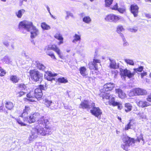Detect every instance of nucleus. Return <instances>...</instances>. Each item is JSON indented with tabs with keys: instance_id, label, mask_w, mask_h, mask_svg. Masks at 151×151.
<instances>
[{
	"instance_id": "473e14b6",
	"label": "nucleus",
	"mask_w": 151,
	"mask_h": 151,
	"mask_svg": "<svg viewBox=\"0 0 151 151\" xmlns=\"http://www.w3.org/2000/svg\"><path fill=\"white\" fill-rule=\"evenodd\" d=\"M124 30V29L123 26L121 25H118L116 28V32L118 33H120L121 32Z\"/></svg>"
},
{
	"instance_id": "7ed1b4c3",
	"label": "nucleus",
	"mask_w": 151,
	"mask_h": 151,
	"mask_svg": "<svg viewBox=\"0 0 151 151\" xmlns=\"http://www.w3.org/2000/svg\"><path fill=\"white\" fill-rule=\"evenodd\" d=\"M42 90H45V88L43 85H40L37 86L34 90L31 91L27 94L26 95L27 99H26L30 102H35L34 99H41L43 93Z\"/></svg>"
},
{
	"instance_id": "2eb2a0df",
	"label": "nucleus",
	"mask_w": 151,
	"mask_h": 151,
	"mask_svg": "<svg viewBox=\"0 0 151 151\" xmlns=\"http://www.w3.org/2000/svg\"><path fill=\"white\" fill-rule=\"evenodd\" d=\"M130 11L134 17H137L138 13L139 7L135 4H132L130 7Z\"/></svg>"
},
{
	"instance_id": "13d9d810",
	"label": "nucleus",
	"mask_w": 151,
	"mask_h": 151,
	"mask_svg": "<svg viewBox=\"0 0 151 151\" xmlns=\"http://www.w3.org/2000/svg\"><path fill=\"white\" fill-rule=\"evenodd\" d=\"M117 118L119 120L120 122H122V119H121V118L120 117H119V116H117Z\"/></svg>"
},
{
	"instance_id": "e433bc0d",
	"label": "nucleus",
	"mask_w": 151,
	"mask_h": 151,
	"mask_svg": "<svg viewBox=\"0 0 151 151\" xmlns=\"http://www.w3.org/2000/svg\"><path fill=\"white\" fill-rule=\"evenodd\" d=\"M83 21L86 23H89L91 21V19L89 16H85L83 19Z\"/></svg>"
},
{
	"instance_id": "c9c22d12",
	"label": "nucleus",
	"mask_w": 151,
	"mask_h": 151,
	"mask_svg": "<svg viewBox=\"0 0 151 151\" xmlns=\"http://www.w3.org/2000/svg\"><path fill=\"white\" fill-rule=\"evenodd\" d=\"M74 39L73 40V42H75L78 41H80L81 39V35L75 34L74 36Z\"/></svg>"
},
{
	"instance_id": "de8ad7c7",
	"label": "nucleus",
	"mask_w": 151,
	"mask_h": 151,
	"mask_svg": "<svg viewBox=\"0 0 151 151\" xmlns=\"http://www.w3.org/2000/svg\"><path fill=\"white\" fill-rule=\"evenodd\" d=\"M134 70L136 72H141L142 71V66H140L139 68L134 69Z\"/></svg>"
},
{
	"instance_id": "39448f33",
	"label": "nucleus",
	"mask_w": 151,
	"mask_h": 151,
	"mask_svg": "<svg viewBox=\"0 0 151 151\" xmlns=\"http://www.w3.org/2000/svg\"><path fill=\"white\" fill-rule=\"evenodd\" d=\"M29 73L30 78L34 82H37L43 78V74L36 69L30 70Z\"/></svg>"
},
{
	"instance_id": "bf43d9fd",
	"label": "nucleus",
	"mask_w": 151,
	"mask_h": 151,
	"mask_svg": "<svg viewBox=\"0 0 151 151\" xmlns=\"http://www.w3.org/2000/svg\"><path fill=\"white\" fill-rule=\"evenodd\" d=\"M146 2L151 1V0H145Z\"/></svg>"
},
{
	"instance_id": "c85d7f7f",
	"label": "nucleus",
	"mask_w": 151,
	"mask_h": 151,
	"mask_svg": "<svg viewBox=\"0 0 151 151\" xmlns=\"http://www.w3.org/2000/svg\"><path fill=\"white\" fill-rule=\"evenodd\" d=\"M25 12V10L24 9L19 10L16 13V15L18 18H21Z\"/></svg>"
},
{
	"instance_id": "9b49d317",
	"label": "nucleus",
	"mask_w": 151,
	"mask_h": 151,
	"mask_svg": "<svg viewBox=\"0 0 151 151\" xmlns=\"http://www.w3.org/2000/svg\"><path fill=\"white\" fill-rule=\"evenodd\" d=\"M114 87L115 85L114 83L108 82L104 84L101 90L106 92L110 91L114 89Z\"/></svg>"
},
{
	"instance_id": "4468645a",
	"label": "nucleus",
	"mask_w": 151,
	"mask_h": 151,
	"mask_svg": "<svg viewBox=\"0 0 151 151\" xmlns=\"http://www.w3.org/2000/svg\"><path fill=\"white\" fill-rule=\"evenodd\" d=\"M57 75V74L56 73L52 74L50 71H47L45 73L44 77L45 79L47 81H52L55 80V78H53V77Z\"/></svg>"
},
{
	"instance_id": "4be33fe9",
	"label": "nucleus",
	"mask_w": 151,
	"mask_h": 151,
	"mask_svg": "<svg viewBox=\"0 0 151 151\" xmlns=\"http://www.w3.org/2000/svg\"><path fill=\"white\" fill-rule=\"evenodd\" d=\"M80 74L83 77H86L88 75L87 69L84 66L81 67L79 69Z\"/></svg>"
},
{
	"instance_id": "aec40b11",
	"label": "nucleus",
	"mask_w": 151,
	"mask_h": 151,
	"mask_svg": "<svg viewBox=\"0 0 151 151\" xmlns=\"http://www.w3.org/2000/svg\"><path fill=\"white\" fill-rule=\"evenodd\" d=\"M142 93V90L139 88H136L132 90L130 92L132 96L140 95Z\"/></svg>"
},
{
	"instance_id": "864d4df0",
	"label": "nucleus",
	"mask_w": 151,
	"mask_h": 151,
	"mask_svg": "<svg viewBox=\"0 0 151 151\" xmlns=\"http://www.w3.org/2000/svg\"><path fill=\"white\" fill-rule=\"evenodd\" d=\"M145 16L148 18H151V15L149 14H145Z\"/></svg>"
},
{
	"instance_id": "338daca9",
	"label": "nucleus",
	"mask_w": 151,
	"mask_h": 151,
	"mask_svg": "<svg viewBox=\"0 0 151 151\" xmlns=\"http://www.w3.org/2000/svg\"><path fill=\"white\" fill-rule=\"evenodd\" d=\"M23 1H27V0H23Z\"/></svg>"
},
{
	"instance_id": "72a5a7b5",
	"label": "nucleus",
	"mask_w": 151,
	"mask_h": 151,
	"mask_svg": "<svg viewBox=\"0 0 151 151\" xmlns=\"http://www.w3.org/2000/svg\"><path fill=\"white\" fill-rule=\"evenodd\" d=\"M17 88L22 90H24L26 89L27 87L25 84L20 83L18 85Z\"/></svg>"
},
{
	"instance_id": "f8f14e48",
	"label": "nucleus",
	"mask_w": 151,
	"mask_h": 151,
	"mask_svg": "<svg viewBox=\"0 0 151 151\" xmlns=\"http://www.w3.org/2000/svg\"><path fill=\"white\" fill-rule=\"evenodd\" d=\"M43 103L47 107L49 108L52 110H54L56 109L57 107L55 104L52 102L51 101L45 99L43 100Z\"/></svg>"
},
{
	"instance_id": "5701e85b",
	"label": "nucleus",
	"mask_w": 151,
	"mask_h": 151,
	"mask_svg": "<svg viewBox=\"0 0 151 151\" xmlns=\"http://www.w3.org/2000/svg\"><path fill=\"white\" fill-rule=\"evenodd\" d=\"M54 37L56 39L60 41L58 43V45H60L61 44L63 43V38L62 37V35L60 33H56L54 35Z\"/></svg>"
},
{
	"instance_id": "09e8293b",
	"label": "nucleus",
	"mask_w": 151,
	"mask_h": 151,
	"mask_svg": "<svg viewBox=\"0 0 151 151\" xmlns=\"http://www.w3.org/2000/svg\"><path fill=\"white\" fill-rule=\"evenodd\" d=\"M148 94V92L145 90L142 89V95L146 96Z\"/></svg>"
},
{
	"instance_id": "cd10ccee",
	"label": "nucleus",
	"mask_w": 151,
	"mask_h": 151,
	"mask_svg": "<svg viewBox=\"0 0 151 151\" xmlns=\"http://www.w3.org/2000/svg\"><path fill=\"white\" fill-rule=\"evenodd\" d=\"M108 104L109 105H112L114 106H116L117 105V102L115 101V98L114 97H111V99L108 101Z\"/></svg>"
},
{
	"instance_id": "37998d69",
	"label": "nucleus",
	"mask_w": 151,
	"mask_h": 151,
	"mask_svg": "<svg viewBox=\"0 0 151 151\" xmlns=\"http://www.w3.org/2000/svg\"><path fill=\"white\" fill-rule=\"evenodd\" d=\"M150 105V104L146 101H145L142 103V107H147Z\"/></svg>"
},
{
	"instance_id": "ddd939ff",
	"label": "nucleus",
	"mask_w": 151,
	"mask_h": 151,
	"mask_svg": "<svg viewBox=\"0 0 151 151\" xmlns=\"http://www.w3.org/2000/svg\"><path fill=\"white\" fill-rule=\"evenodd\" d=\"M120 74L123 76H127L129 78L132 77L134 76V73H131V71L126 68L124 69H122L120 70Z\"/></svg>"
},
{
	"instance_id": "dca6fc26",
	"label": "nucleus",
	"mask_w": 151,
	"mask_h": 151,
	"mask_svg": "<svg viewBox=\"0 0 151 151\" xmlns=\"http://www.w3.org/2000/svg\"><path fill=\"white\" fill-rule=\"evenodd\" d=\"M79 108L83 109H86L87 110L90 109V107L88 101L85 100L82 101L79 105Z\"/></svg>"
},
{
	"instance_id": "f704fd0d",
	"label": "nucleus",
	"mask_w": 151,
	"mask_h": 151,
	"mask_svg": "<svg viewBox=\"0 0 151 151\" xmlns=\"http://www.w3.org/2000/svg\"><path fill=\"white\" fill-rule=\"evenodd\" d=\"M57 80L58 82L61 83H66L68 82V80L64 77L59 78Z\"/></svg>"
},
{
	"instance_id": "79ce46f5",
	"label": "nucleus",
	"mask_w": 151,
	"mask_h": 151,
	"mask_svg": "<svg viewBox=\"0 0 151 151\" xmlns=\"http://www.w3.org/2000/svg\"><path fill=\"white\" fill-rule=\"evenodd\" d=\"M6 73L5 71L1 67H0V76L2 77L4 76Z\"/></svg>"
},
{
	"instance_id": "49530a36",
	"label": "nucleus",
	"mask_w": 151,
	"mask_h": 151,
	"mask_svg": "<svg viewBox=\"0 0 151 151\" xmlns=\"http://www.w3.org/2000/svg\"><path fill=\"white\" fill-rule=\"evenodd\" d=\"M117 105L116 106H117V108L118 109L121 110L122 108V106L121 103L117 102Z\"/></svg>"
},
{
	"instance_id": "c756f323",
	"label": "nucleus",
	"mask_w": 151,
	"mask_h": 151,
	"mask_svg": "<svg viewBox=\"0 0 151 151\" xmlns=\"http://www.w3.org/2000/svg\"><path fill=\"white\" fill-rule=\"evenodd\" d=\"M109 67L111 68H112L115 69L118 68L119 67V66H117L116 63L115 62L111 61V63L109 64Z\"/></svg>"
},
{
	"instance_id": "a19ab883",
	"label": "nucleus",
	"mask_w": 151,
	"mask_h": 151,
	"mask_svg": "<svg viewBox=\"0 0 151 151\" xmlns=\"http://www.w3.org/2000/svg\"><path fill=\"white\" fill-rule=\"evenodd\" d=\"M26 93L23 91H20L16 93L17 97H20L25 95Z\"/></svg>"
},
{
	"instance_id": "1a4fd4ad",
	"label": "nucleus",
	"mask_w": 151,
	"mask_h": 151,
	"mask_svg": "<svg viewBox=\"0 0 151 151\" xmlns=\"http://www.w3.org/2000/svg\"><path fill=\"white\" fill-rule=\"evenodd\" d=\"M121 19L120 16L111 14L107 15L105 18V20L108 22L116 23L118 22Z\"/></svg>"
},
{
	"instance_id": "393cba45",
	"label": "nucleus",
	"mask_w": 151,
	"mask_h": 151,
	"mask_svg": "<svg viewBox=\"0 0 151 151\" xmlns=\"http://www.w3.org/2000/svg\"><path fill=\"white\" fill-rule=\"evenodd\" d=\"M5 105L6 108L9 110H11L14 107L13 103L10 101H6Z\"/></svg>"
},
{
	"instance_id": "774afa93",
	"label": "nucleus",
	"mask_w": 151,
	"mask_h": 151,
	"mask_svg": "<svg viewBox=\"0 0 151 151\" xmlns=\"http://www.w3.org/2000/svg\"><path fill=\"white\" fill-rule=\"evenodd\" d=\"M142 71H143V67H142Z\"/></svg>"
},
{
	"instance_id": "412c9836",
	"label": "nucleus",
	"mask_w": 151,
	"mask_h": 151,
	"mask_svg": "<svg viewBox=\"0 0 151 151\" xmlns=\"http://www.w3.org/2000/svg\"><path fill=\"white\" fill-rule=\"evenodd\" d=\"M135 124L134 120L133 119H131L129 120V122L126 125L124 128V130L127 131L131 129V127Z\"/></svg>"
},
{
	"instance_id": "5fc2aeb1",
	"label": "nucleus",
	"mask_w": 151,
	"mask_h": 151,
	"mask_svg": "<svg viewBox=\"0 0 151 151\" xmlns=\"http://www.w3.org/2000/svg\"><path fill=\"white\" fill-rule=\"evenodd\" d=\"M147 75V73L146 72H145L143 71V73H142V77L144 76H145Z\"/></svg>"
},
{
	"instance_id": "6e6552de",
	"label": "nucleus",
	"mask_w": 151,
	"mask_h": 151,
	"mask_svg": "<svg viewBox=\"0 0 151 151\" xmlns=\"http://www.w3.org/2000/svg\"><path fill=\"white\" fill-rule=\"evenodd\" d=\"M33 24L32 22L26 20L20 22L18 25V27L19 29H26L28 31H30L31 26Z\"/></svg>"
},
{
	"instance_id": "3c124183",
	"label": "nucleus",
	"mask_w": 151,
	"mask_h": 151,
	"mask_svg": "<svg viewBox=\"0 0 151 151\" xmlns=\"http://www.w3.org/2000/svg\"><path fill=\"white\" fill-rule=\"evenodd\" d=\"M5 110V109L3 105L1 106H0V112H1Z\"/></svg>"
},
{
	"instance_id": "4c0bfd02",
	"label": "nucleus",
	"mask_w": 151,
	"mask_h": 151,
	"mask_svg": "<svg viewBox=\"0 0 151 151\" xmlns=\"http://www.w3.org/2000/svg\"><path fill=\"white\" fill-rule=\"evenodd\" d=\"M124 60L125 62L127 64L132 65H134V63L133 60H132L129 59H125Z\"/></svg>"
},
{
	"instance_id": "6e6d98bb",
	"label": "nucleus",
	"mask_w": 151,
	"mask_h": 151,
	"mask_svg": "<svg viewBox=\"0 0 151 151\" xmlns=\"http://www.w3.org/2000/svg\"><path fill=\"white\" fill-rule=\"evenodd\" d=\"M128 45V44L127 42H125L123 43V45L124 46H126Z\"/></svg>"
},
{
	"instance_id": "6ab92c4d",
	"label": "nucleus",
	"mask_w": 151,
	"mask_h": 151,
	"mask_svg": "<svg viewBox=\"0 0 151 151\" xmlns=\"http://www.w3.org/2000/svg\"><path fill=\"white\" fill-rule=\"evenodd\" d=\"M31 28H32L33 31L30 32V37L31 38H33L35 37L39 34V31L37 29L36 27L33 25V24L32 26H31Z\"/></svg>"
},
{
	"instance_id": "4d7b16f0",
	"label": "nucleus",
	"mask_w": 151,
	"mask_h": 151,
	"mask_svg": "<svg viewBox=\"0 0 151 151\" xmlns=\"http://www.w3.org/2000/svg\"><path fill=\"white\" fill-rule=\"evenodd\" d=\"M4 61H5L6 60V59H7L8 60H9V58H8V57L6 56H5L4 58Z\"/></svg>"
},
{
	"instance_id": "f257e3e1",
	"label": "nucleus",
	"mask_w": 151,
	"mask_h": 151,
	"mask_svg": "<svg viewBox=\"0 0 151 151\" xmlns=\"http://www.w3.org/2000/svg\"><path fill=\"white\" fill-rule=\"evenodd\" d=\"M30 111L31 109L29 106H25L22 113L20 116L22 118H19L16 119L17 123L21 126H26L27 123L31 124L34 123L40 117V114L38 113L31 114L28 116V112Z\"/></svg>"
},
{
	"instance_id": "7c9ffc66",
	"label": "nucleus",
	"mask_w": 151,
	"mask_h": 151,
	"mask_svg": "<svg viewBox=\"0 0 151 151\" xmlns=\"http://www.w3.org/2000/svg\"><path fill=\"white\" fill-rule=\"evenodd\" d=\"M41 26L44 30H48L50 28V26L44 22L41 23Z\"/></svg>"
},
{
	"instance_id": "e2e57ef3",
	"label": "nucleus",
	"mask_w": 151,
	"mask_h": 151,
	"mask_svg": "<svg viewBox=\"0 0 151 151\" xmlns=\"http://www.w3.org/2000/svg\"><path fill=\"white\" fill-rule=\"evenodd\" d=\"M2 1L4 2H5L6 1V0H1Z\"/></svg>"
},
{
	"instance_id": "680f3d73",
	"label": "nucleus",
	"mask_w": 151,
	"mask_h": 151,
	"mask_svg": "<svg viewBox=\"0 0 151 151\" xmlns=\"http://www.w3.org/2000/svg\"><path fill=\"white\" fill-rule=\"evenodd\" d=\"M20 3H21V4L22 5V4L23 1H20Z\"/></svg>"
},
{
	"instance_id": "052dcab7",
	"label": "nucleus",
	"mask_w": 151,
	"mask_h": 151,
	"mask_svg": "<svg viewBox=\"0 0 151 151\" xmlns=\"http://www.w3.org/2000/svg\"><path fill=\"white\" fill-rule=\"evenodd\" d=\"M47 10H48L49 11H50V9H49V8L48 7H47Z\"/></svg>"
},
{
	"instance_id": "8fccbe9b",
	"label": "nucleus",
	"mask_w": 151,
	"mask_h": 151,
	"mask_svg": "<svg viewBox=\"0 0 151 151\" xmlns=\"http://www.w3.org/2000/svg\"><path fill=\"white\" fill-rule=\"evenodd\" d=\"M147 101L151 102V93L149 95L147 98Z\"/></svg>"
},
{
	"instance_id": "a878e982",
	"label": "nucleus",
	"mask_w": 151,
	"mask_h": 151,
	"mask_svg": "<svg viewBox=\"0 0 151 151\" xmlns=\"http://www.w3.org/2000/svg\"><path fill=\"white\" fill-rule=\"evenodd\" d=\"M125 111L126 112L131 111L132 108V105L129 103H126L124 104Z\"/></svg>"
},
{
	"instance_id": "423d86ee",
	"label": "nucleus",
	"mask_w": 151,
	"mask_h": 151,
	"mask_svg": "<svg viewBox=\"0 0 151 151\" xmlns=\"http://www.w3.org/2000/svg\"><path fill=\"white\" fill-rule=\"evenodd\" d=\"M123 141L124 144L122 145L121 147L124 150L127 151L128 147L133 144H134L135 140L134 138L125 136L123 137Z\"/></svg>"
},
{
	"instance_id": "58836bf2",
	"label": "nucleus",
	"mask_w": 151,
	"mask_h": 151,
	"mask_svg": "<svg viewBox=\"0 0 151 151\" xmlns=\"http://www.w3.org/2000/svg\"><path fill=\"white\" fill-rule=\"evenodd\" d=\"M113 0H104L106 6L109 7L112 4Z\"/></svg>"
},
{
	"instance_id": "b1692460",
	"label": "nucleus",
	"mask_w": 151,
	"mask_h": 151,
	"mask_svg": "<svg viewBox=\"0 0 151 151\" xmlns=\"http://www.w3.org/2000/svg\"><path fill=\"white\" fill-rule=\"evenodd\" d=\"M10 80L13 83H17L20 80L19 78L16 75H11L10 77Z\"/></svg>"
},
{
	"instance_id": "f03ea898",
	"label": "nucleus",
	"mask_w": 151,
	"mask_h": 151,
	"mask_svg": "<svg viewBox=\"0 0 151 151\" xmlns=\"http://www.w3.org/2000/svg\"><path fill=\"white\" fill-rule=\"evenodd\" d=\"M49 120V119L47 117L44 116H42L37 121L38 125L32 128L31 132L32 135L36 137L38 135L40 134V132L41 130V127H42V125H43V126H44L45 128L47 129H50V127L48 125L50 123Z\"/></svg>"
},
{
	"instance_id": "2f4dec72",
	"label": "nucleus",
	"mask_w": 151,
	"mask_h": 151,
	"mask_svg": "<svg viewBox=\"0 0 151 151\" xmlns=\"http://www.w3.org/2000/svg\"><path fill=\"white\" fill-rule=\"evenodd\" d=\"M36 67L39 70H43L45 68V67L42 63H37L36 64Z\"/></svg>"
},
{
	"instance_id": "f3484780",
	"label": "nucleus",
	"mask_w": 151,
	"mask_h": 151,
	"mask_svg": "<svg viewBox=\"0 0 151 151\" xmlns=\"http://www.w3.org/2000/svg\"><path fill=\"white\" fill-rule=\"evenodd\" d=\"M106 92V91L101 90L99 91V95L103 100L105 99L109 100L110 97L111 95H109V93Z\"/></svg>"
},
{
	"instance_id": "69168bd1",
	"label": "nucleus",
	"mask_w": 151,
	"mask_h": 151,
	"mask_svg": "<svg viewBox=\"0 0 151 151\" xmlns=\"http://www.w3.org/2000/svg\"><path fill=\"white\" fill-rule=\"evenodd\" d=\"M91 2H92L94 0H89Z\"/></svg>"
},
{
	"instance_id": "0e129e2a",
	"label": "nucleus",
	"mask_w": 151,
	"mask_h": 151,
	"mask_svg": "<svg viewBox=\"0 0 151 151\" xmlns=\"http://www.w3.org/2000/svg\"><path fill=\"white\" fill-rule=\"evenodd\" d=\"M150 76L151 78V73L150 74Z\"/></svg>"
},
{
	"instance_id": "0eeeda50",
	"label": "nucleus",
	"mask_w": 151,
	"mask_h": 151,
	"mask_svg": "<svg viewBox=\"0 0 151 151\" xmlns=\"http://www.w3.org/2000/svg\"><path fill=\"white\" fill-rule=\"evenodd\" d=\"M101 61L99 59H93V61H91L88 63V68L90 70L94 69V71H92V73L93 74L97 75L98 74V70L97 68V64H100Z\"/></svg>"
},
{
	"instance_id": "ea45409f",
	"label": "nucleus",
	"mask_w": 151,
	"mask_h": 151,
	"mask_svg": "<svg viewBox=\"0 0 151 151\" xmlns=\"http://www.w3.org/2000/svg\"><path fill=\"white\" fill-rule=\"evenodd\" d=\"M126 8L124 6H123L121 7L118 8L117 11L121 13H123L126 12Z\"/></svg>"
},
{
	"instance_id": "9d476101",
	"label": "nucleus",
	"mask_w": 151,
	"mask_h": 151,
	"mask_svg": "<svg viewBox=\"0 0 151 151\" xmlns=\"http://www.w3.org/2000/svg\"><path fill=\"white\" fill-rule=\"evenodd\" d=\"M92 105L93 107L92 109L90 110V112L94 116L96 117L99 118V119L101 118V116L102 114L101 110L99 107H96L95 106V104L94 103H92Z\"/></svg>"
},
{
	"instance_id": "c03bdc74",
	"label": "nucleus",
	"mask_w": 151,
	"mask_h": 151,
	"mask_svg": "<svg viewBox=\"0 0 151 151\" xmlns=\"http://www.w3.org/2000/svg\"><path fill=\"white\" fill-rule=\"evenodd\" d=\"M111 9L112 10H117L118 9V4L116 3Z\"/></svg>"
},
{
	"instance_id": "603ef678",
	"label": "nucleus",
	"mask_w": 151,
	"mask_h": 151,
	"mask_svg": "<svg viewBox=\"0 0 151 151\" xmlns=\"http://www.w3.org/2000/svg\"><path fill=\"white\" fill-rule=\"evenodd\" d=\"M120 36L122 37V38L123 41H126V40L124 37V36L123 35L122 33H120Z\"/></svg>"
},
{
	"instance_id": "a211bd4d",
	"label": "nucleus",
	"mask_w": 151,
	"mask_h": 151,
	"mask_svg": "<svg viewBox=\"0 0 151 151\" xmlns=\"http://www.w3.org/2000/svg\"><path fill=\"white\" fill-rule=\"evenodd\" d=\"M115 93L117 94L118 97L121 99H124L126 97V94L119 88L115 89Z\"/></svg>"
},
{
	"instance_id": "a18cd8bd",
	"label": "nucleus",
	"mask_w": 151,
	"mask_h": 151,
	"mask_svg": "<svg viewBox=\"0 0 151 151\" xmlns=\"http://www.w3.org/2000/svg\"><path fill=\"white\" fill-rule=\"evenodd\" d=\"M111 73L115 76H116L118 73V71L116 70H112L111 71Z\"/></svg>"
},
{
	"instance_id": "20e7f679",
	"label": "nucleus",
	"mask_w": 151,
	"mask_h": 151,
	"mask_svg": "<svg viewBox=\"0 0 151 151\" xmlns=\"http://www.w3.org/2000/svg\"><path fill=\"white\" fill-rule=\"evenodd\" d=\"M50 50L54 51L57 53L60 58H62V56L61 55L60 50L56 45H51V47H48L45 49V52L47 55L50 56L53 59L56 60L54 53L52 51H50L49 50Z\"/></svg>"
},
{
	"instance_id": "bb28decb",
	"label": "nucleus",
	"mask_w": 151,
	"mask_h": 151,
	"mask_svg": "<svg viewBox=\"0 0 151 151\" xmlns=\"http://www.w3.org/2000/svg\"><path fill=\"white\" fill-rule=\"evenodd\" d=\"M42 126L43 125H42V127H41V130L40 132V134L42 136H45L46 134H48L49 132V131L50 129H50H49L47 130L45 129L46 130H45L42 127Z\"/></svg>"
}]
</instances>
